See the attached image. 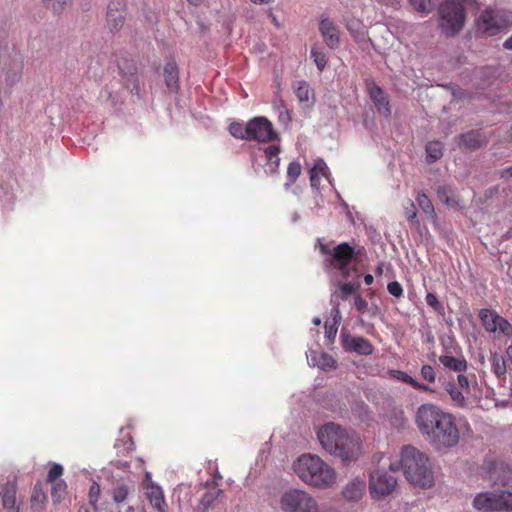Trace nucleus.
<instances>
[{"label": "nucleus", "instance_id": "obj_13", "mask_svg": "<svg viewBox=\"0 0 512 512\" xmlns=\"http://www.w3.org/2000/svg\"><path fill=\"white\" fill-rule=\"evenodd\" d=\"M319 32L324 43L331 49L340 45V29L334 20L328 16L321 15L319 20Z\"/></svg>", "mask_w": 512, "mask_h": 512}, {"label": "nucleus", "instance_id": "obj_9", "mask_svg": "<svg viewBox=\"0 0 512 512\" xmlns=\"http://www.w3.org/2000/svg\"><path fill=\"white\" fill-rule=\"evenodd\" d=\"M362 453V442L354 432H349L348 435L340 440L337 444L335 452L329 454L340 458L344 463L356 461Z\"/></svg>", "mask_w": 512, "mask_h": 512}, {"label": "nucleus", "instance_id": "obj_50", "mask_svg": "<svg viewBox=\"0 0 512 512\" xmlns=\"http://www.w3.org/2000/svg\"><path fill=\"white\" fill-rule=\"evenodd\" d=\"M216 496L214 493L207 492L205 493L199 503V508L207 509L211 506V504L214 502Z\"/></svg>", "mask_w": 512, "mask_h": 512}, {"label": "nucleus", "instance_id": "obj_54", "mask_svg": "<svg viewBox=\"0 0 512 512\" xmlns=\"http://www.w3.org/2000/svg\"><path fill=\"white\" fill-rule=\"evenodd\" d=\"M266 165L268 167V171L271 174L278 172L280 165V157L277 155L275 158L266 161Z\"/></svg>", "mask_w": 512, "mask_h": 512}, {"label": "nucleus", "instance_id": "obj_30", "mask_svg": "<svg viewBox=\"0 0 512 512\" xmlns=\"http://www.w3.org/2000/svg\"><path fill=\"white\" fill-rule=\"evenodd\" d=\"M164 77L168 89L171 92H176L179 88V71L178 66H165Z\"/></svg>", "mask_w": 512, "mask_h": 512}, {"label": "nucleus", "instance_id": "obj_40", "mask_svg": "<svg viewBox=\"0 0 512 512\" xmlns=\"http://www.w3.org/2000/svg\"><path fill=\"white\" fill-rule=\"evenodd\" d=\"M301 174V165L298 162H291L287 168V186L292 185L296 182Z\"/></svg>", "mask_w": 512, "mask_h": 512}, {"label": "nucleus", "instance_id": "obj_14", "mask_svg": "<svg viewBox=\"0 0 512 512\" xmlns=\"http://www.w3.org/2000/svg\"><path fill=\"white\" fill-rule=\"evenodd\" d=\"M125 2L124 0H111L108 4L106 22L112 33L118 32L125 23Z\"/></svg>", "mask_w": 512, "mask_h": 512}, {"label": "nucleus", "instance_id": "obj_51", "mask_svg": "<svg viewBox=\"0 0 512 512\" xmlns=\"http://www.w3.org/2000/svg\"><path fill=\"white\" fill-rule=\"evenodd\" d=\"M100 496V486L94 482L89 489V501L92 505H95Z\"/></svg>", "mask_w": 512, "mask_h": 512}, {"label": "nucleus", "instance_id": "obj_44", "mask_svg": "<svg viewBox=\"0 0 512 512\" xmlns=\"http://www.w3.org/2000/svg\"><path fill=\"white\" fill-rule=\"evenodd\" d=\"M497 331L502 333L504 336L510 337L512 336V325L502 316L499 315L497 318Z\"/></svg>", "mask_w": 512, "mask_h": 512}, {"label": "nucleus", "instance_id": "obj_63", "mask_svg": "<svg viewBox=\"0 0 512 512\" xmlns=\"http://www.w3.org/2000/svg\"><path fill=\"white\" fill-rule=\"evenodd\" d=\"M203 0H187L190 5L199 6Z\"/></svg>", "mask_w": 512, "mask_h": 512}, {"label": "nucleus", "instance_id": "obj_18", "mask_svg": "<svg viewBox=\"0 0 512 512\" xmlns=\"http://www.w3.org/2000/svg\"><path fill=\"white\" fill-rule=\"evenodd\" d=\"M473 507L482 512L497 511L495 491L478 493L473 499Z\"/></svg>", "mask_w": 512, "mask_h": 512}, {"label": "nucleus", "instance_id": "obj_42", "mask_svg": "<svg viewBox=\"0 0 512 512\" xmlns=\"http://www.w3.org/2000/svg\"><path fill=\"white\" fill-rule=\"evenodd\" d=\"M425 300L427 305L430 306L435 312L441 315L444 313V306L434 293H427Z\"/></svg>", "mask_w": 512, "mask_h": 512}, {"label": "nucleus", "instance_id": "obj_15", "mask_svg": "<svg viewBox=\"0 0 512 512\" xmlns=\"http://www.w3.org/2000/svg\"><path fill=\"white\" fill-rule=\"evenodd\" d=\"M366 89L367 92L374 103L377 111L380 114H383L385 117L391 116V107L390 102L385 94V92L382 90L381 87H379L373 80H366Z\"/></svg>", "mask_w": 512, "mask_h": 512}, {"label": "nucleus", "instance_id": "obj_36", "mask_svg": "<svg viewBox=\"0 0 512 512\" xmlns=\"http://www.w3.org/2000/svg\"><path fill=\"white\" fill-rule=\"evenodd\" d=\"M416 202H417L419 208L425 214H427L429 216L435 215L434 206H433L431 200L429 199V197L425 193L418 192V194L416 196Z\"/></svg>", "mask_w": 512, "mask_h": 512}, {"label": "nucleus", "instance_id": "obj_27", "mask_svg": "<svg viewBox=\"0 0 512 512\" xmlns=\"http://www.w3.org/2000/svg\"><path fill=\"white\" fill-rule=\"evenodd\" d=\"M293 86L296 97L300 103H306L308 105L310 100H314L313 90L310 88V85L306 81H298Z\"/></svg>", "mask_w": 512, "mask_h": 512}, {"label": "nucleus", "instance_id": "obj_26", "mask_svg": "<svg viewBox=\"0 0 512 512\" xmlns=\"http://www.w3.org/2000/svg\"><path fill=\"white\" fill-rule=\"evenodd\" d=\"M479 318L486 331L493 333L497 331V318H499L497 312L484 308L479 311Z\"/></svg>", "mask_w": 512, "mask_h": 512}, {"label": "nucleus", "instance_id": "obj_34", "mask_svg": "<svg viewBox=\"0 0 512 512\" xmlns=\"http://www.w3.org/2000/svg\"><path fill=\"white\" fill-rule=\"evenodd\" d=\"M394 373H395V377L398 380L411 385L413 388H415L417 390H421V391H425V392L433 391L429 386L418 382L417 380H415L414 378H412L411 376H409L407 373H405L403 371L397 370V371H394Z\"/></svg>", "mask_w": 512, "mask_h": 512}, {"label": "nucleus", "instance_id": "obj_19", "mask_svg": "<svg viewBox=\"0 0 512 512\" xmlns=\"http://www.w3.org/2000/svg\"><path fill=\"white\" fill-rule=\"evenodd\" d=\"M17 486L14 482H7L1 488L0 497L4 509L14 512L19 509L16 506Z\"/></svg>", "mask_w": 512, "mask_h": 512}, {"label": "nucleus", "instance_id": "obj_55", "mask_svg": "<svg viewBox=\"0 0 512 512\" xmlns=\"http://www.w3.org/2000/svg\"><path fill=\"white\" fill-rule=\"evenodd\" d=\"M326 170H327V166H326L325 162L323 160H317L310 171L324 176L326 173Z\"/></svg>", "mask_w": 512, "mask_h": 512}, {"label": "nucleus", "instance_id": "obj_17", "mask_svg": "<svg viewBox=\"0 0 512 512\" xmlns=\"http://www.w3.org/2000/svg\"><path fill=\"white\" fill-rule=\"evenodd\" d=\"M145 491V495L152 507L158 512H165L167 504L162 488L153 482H149L145 485Z\"/></svg>", "mask_w": 512, "mask_h": 512}, {"label": "nucleus", "instance_id": "obj_1", "mask_svg": "<svg viewBox=\"0 0 512 512\" xmlns=\"http://www.w3.org/2000/svg\"><path fill=\"white\" fill-rule=\"evenodd\" d=\"M415 423L420 433L435 448H452L460 439L455 417L435 404H423L416 412Z\"/></svg>", "mask_w": 512, "mask_h": 512}, {"label": "nucleus", "instance_id": "obj_53", "mask_svg": "<svg viewBox=\"0 0 512 512\" xmlns=\"http://www.w3.org/2000/svg\"><path fill=\"white\" fill-rule=\"evenodd\" d=\"M354 305H355L356 309L361 313H364L368 307L367 301L364 298H362V296L360 294L355 295Z\"/></svg>", "mask_w": 512, "mask_h": 512}, {"label": "nucleus", "instance_id": "obj_2", "mask_svg": "<svg viewBox=\"0 0 512 512\" xmlns=\"http://www.w3.org/2000/svg\"><path fill=\"white\" fill-rule=\"evenodd\" d=\"M389 469L391 471L402 469L407 481L414 486L430 488L434 485V473L429 457L414 446H404L400 453V460L391 462Z\"/></svg>", "mask_w": 512, "mask_h": 512}, {"label": "nucleus", "instance_id": "obj_12", "mask_svg": "<svg viewBox=\"0 0 512 512\" xmlns=\"http://www.w3.org/2000/svg\"><path fill=\"white\" fill-rule=\"evenodd\" d=\"M484 468L487 470L484 478L494 485L506 486L512 480L511 469L502 461L486 462Z\"/></svg>", "mask_w": 512, "mask_h": 512}, {"label": "nucleus", "instance_id": "obj_4", "mask_svg": "<svg viewBox=\"0 0 512 512\" xmlns=\"http://www.w3.org/2000/svg\"><path fill=\"white\" fill-rule=\"evenodd\" d=\"M474 0H445L439 8V27L446 36L459 33L466 20V8Z\"/></svg>", "mask_w": 512, "mask_h": 512}, {"label": "nucleus", "instance_id": "obj_62", "mask_svg": "<svg viewBox=\"0 0 512 512\" xmlns=\"http://www.w3.org/2000/svg\"><path fill=\"white\" fill-rule=\"evenodd\" d=\"M380 3H384L386 5H394L395 3H398L399 0H378Z\"/></svg>", "mask_w": 512, "mask_h": 512}, {"label": "nucleus", "instance_id": "obj_47", "mask_svg": "<svg viewBox=\"0 0 512 512\" xmlns=\"http://www.w3.org/2000/svg\"><path fill=\"white\" fill-rule=\"evenodd\" d=\"M388 292L396 298L403 296V288L398 281H392L387 285Z\"/></svg>", "mask_w": 512, "mask_h": 512}, {"label": "nucleus", "instance_id": "obj_16", "mask_svg": "<svg viewBox=\"0 0 512 512\" xmlns=\"http://www.w3.org/2000/svg\"><path fill=\"white\" fill-rule=\"evenodd\" d=\"M343 347L346 351H353L359 355L368 356L373 353L371 342L363 337L346 336L343 339Z\"/></svg>", "mask_w": 512, "mask_h": 512}, {"label": "nucleus", "instance_id": "obj_28", "mask_svg": "<svg viewBox=\"0 0 512 512\" xmlns=\"http://www.w3.org/2000/svg\"><path fill=\"white\" fill-rule=\"evenodd\" d=\"M358 289V285H354L352 283H339L338 284V291H336L332 295L331 302L334 305H338L337 300H347L349 296L352 294H355Z\"/></svg>", "mask_w": 512, "mask_h": 512}, {"label": "nucleus", "instance_id": "obj_5", "mask_svg": "<svg viewBox=\"0 0 512 512\" xmlns=\"http://www.w3.org/2000/svg\"><path fill=\"white\" fill-rule=\"evenodd\" d=\"M279 507L282 512H339L332 507L320 506L310 493L301 489L285 491L280 497Z\"/></svg>", "mask_w": 512, "mask_h": 512}, {"label": "nucleus", "instance_id": "obj_20", "mask_svg": "<svg viewBox=\"0 0 512 512\" xmlns=\"http://www.w3.org/2000/svg\"><path fill=\"white\" fill-rule=\"evenodd\" d=\"M444 390L450 396L452 404L456 407L464 408L467 406L465 393L457 386L455 381H448L444 384Z\"/></svg>", "mask_w": 512, "mask_h": 512}, {"label": "nucleus", "instance_id": "obj_43", "mask_svg": "<svg viewBox=\"0 0 512 512\" xmlns=\"http://www.w3.org/2000/svg\"><path fill=\"white\" fill-rule=\"evenodd\" d=\"M63 474V467L58 463H53L48 471L46 481L48 483H54Z\"/></svg>", "mask_w": 512, "mask_h": 512}, {"label": "nucleus", "instance_id": "obj_41", "mask_svg": "<svg viewBox=\"0 0 512 512\" xmlns=\"http://www.w3.org/2000/svg\"><path fill=\"white\" fill-rule=\"evenodd\" d=\"M347 29L357 40H364L366 36L365 27L360 22H353L347 24Z\"/></svg>", "mask_w": 512, "mask_h": 512}, {"label": "nucleus", "instance_id": "obj_52", "mask_svg": "<svg viewBox=\"0 0 512 512\" xmlns=\"http://www.w3.org/2000/svg\"><path fill=\"white\" fill-rule=\"evenodd\" d=\"M265 159L271 160L280 154V147L278 145H269L263 149Z\"/></svg>", "mask_w": 512, "mask_h": 512}, {"label": "nucleus", "instance_id": "obj_6", "mask_svg": "<svg viewBox=\"0 0 512 512\" xmlns=\"http://www.w3.org/2000/svg\"><path fill=\"white\" fill-rule=\"evenodd\" d=\"M512 25V12L505 9L486 7L475 19L478 34L496 36Z\"/></svg>", "mask_w": 512, "mask_h": 512}, {"label": "nucleus", "instance_id": "obj_22", "mask_svg": "<svg viewBox=\"0 0 512 512\" xmlns=\"http://www.w3.org/2000/svg\"><path fill=\"white\" fill-rule=\"evenodd\" d=\"M364 491L365 482L361 479H354L345 486L342 493L345 499L357 501L363 496Z\"/></svg>", "mask_w": 512, "mask_h": 512}, {"label": "nucleus", "instance_id": "obj_64", "mask_svg": "<svg viewBox=\"0 0 512 512\" xmlns=\"http://www.w3.org/2000/svg\"><path fill=\"white\" fill-rule=\"evenodd\" d=\"M505 175H509V176H511V177H512V166H511V167H509V168H507V169L504 171L503 176H505Z\"/></svg>", "mask_w": 512, "mask_h": 512}, {"label": "nucleus", "instance_id": "obj_8", "mask_svg": "<svg viewBox=\"0 0 512 512\" xmlns=\"http://www.w3.org/2000/svg\"><path fill=\"white\" fill-rule=\"evenodd\" d=\"M397 480L384 471H374L370 474L369 490L373 499L380 500L390 495L396 488Z\"/></svg>", "mask_w": 512, "mask_h": 512}, {"label": "nucleus", "instance_id": "obj_29", "mask_svg": "<svg viewBox=\"0 0 512 512\" xmlns=\"http://www.w3.org/2000/svg\"><path fill=\"white\" fill-rule=\"evenodd\" d=\"M492 372L498 379H505L506 376V362L502 355L492 353L490 357Z\"/></svg>", "mask_w": 512, "mask_h": 512}, {"label": "nucleus", "instance_id": "obj_57", "mask_svg": "<svg viewBox=\"0 0 512 512\" xmlns=\"http://www.w3.org/2000/svg\"><path fill=\"white\" fill-rule=\"evenodd\" d=\"M310 183H311V186L314 187V188H317L318 185L320 184V181H319V174L318 173H315V172H312L310 171Z\"/></svg>", "mask_w": 512, "mask_h": 512}, {"label": "nucleus", "instance_id": "obj_24", "mask_svg": "<svg viewBox=\"0 0 512 512\" xmlns=\"http://www.w3.org/2000/svg\"><path fill=\"white\" fill-rule=\"evenodd\" d=\"M437 197L445 205L451 208H462V204L454 191L449 186H440L437 189Z\"/></svg>", "mask_w": 512, "mask_h": 512}, {"label": "nucleus", "instance_id": "obj_3", "mask_svg": "<svg viewBox=\"0 0 512 512\" xmlns=\"http://www.w3.org/2000/svg\"><path fill=\"white\" fill-rule=\"evenodd\" d=\"M293 470L304 483L317 488L331 487L337 478L334 468L312 454L299 456L293 463Z\"/></svg>", "mask_w": 512, "mask_h": 512}, {"label": "nucleus", "instance_id": "obj_56", "mask_svg": "<svg viewBox=\"0 0 512 512\" xmlns=\"http://www.w3.org/2000/svg\"><path fill=\"white\" fill-rule=\"evenodd\" d=\"M322 358H323V361H324L323 362V368H327V369H334V368H336V362H335V360L331 356H329L327 354H323Z\"/></svg>", "mask_w": 512, "mask_h": 512}, {"label": "nucleus", "instance_id": "obj_48", "mask_svg": "<svg viewBox=\"0 0 512 512\" xmlns=\"http://www.w3.org/2000/svg\"><path fill=\"white\" fill-rule=\"evenodd\" d=\"M456 384L465 394H470V381L466 375L459 374Z\"/></svg>", "mask_w": 512, "mask_h": 512}, {"label": "nucleus", "instance_id": "obj_39", "mask_svg": "<svg viewBox=\"0 0 512 512\" xmlns=\"http://www.w3.org/2000/svg\"><path fill=\"white\" fill-rule=\"evenodd\" d=\"M45 7L53 11L54 14H60L71 4L72 0H42Z\"/></svg>", "mask_w": 512, "mask_h": 512}, {"label": "nucleus", "instance_id": "obj_61", "mask_svg": "<svg viewBox=\"0 0 512 512\" xmlns=\"http://www.w3.org/2000/svg\"><path fill=\"white\" fill-rule=\"evenodd\" d=\"M503 46L506 48V49H509L511 50L512 49V36L509 37L503 44Z\"/></svg>", "mask_w": 512, "mask_h": 512}, {"label": "nucleus", "instance_id": "obj_45", "mask_svg": "<svg viewBox=\"0 0 512 512\" xmlns=\"http://www.w3.org/2000/svg\"><path fill=\"white\" fill-rule=\"evenodd\" d=\"M311 57L315 64H326L328 59L324 50L320 47H313L311 50Z\"/></svg>", "mask_w": 512, "mask_h": 512}, {"label": "nucleus", "instance_id": "obj_59", "mask_svg": "<svg viewBox=\"0 0 512 512\" xmlns=\"http://www.w3.org/2000/svg\"><path fill=\"white\" fill-rule=\"evenodd\" d=\"M374 282V277L371 274H366L364 276V283L367 286H370Z\"/></svg>", "mask_w": 512, "mask_h": 512}, {"label": "nucleus", "instance_id": "obj_46", "mask_svg": "<svg viewBox=\"0 0 512 512\" xmlns=\"http://www.w3.org/2000/svg\"><path fill=\"white\" fill-rule=\"evenodd\" d=\"M420 374L429 383H433L436 380V372L431 365H423Z\"/></svg>", "mask_w": 512, "mask_h": 512}, {"label": "nucleus", "instance_id": "obj_31", "mask_svg": "<svg viewBox=\"0 0 512 512\" xmlns=\"http://www.w3.org/2000/svg\"><path fill=\"white\" fill-rule=\"evenodd\" d=\"M443 155V144L440 141H430L426 145V159L428 163H434Z\"/></svg>", "mask_w": 512, "mask_h": 512}, {"label": "nucleus", "instance_id": "obj_21", "mask_svg": "<svg viewBox=\"0 0 512 512\" xmlns=\"http://www.w3.org/2000/svg\"><path fill=\"white\" fill-rule=\"evenodd\" d=\"M47 502V495L43 490L41 483H36L33 487L30 504L32 512H43Z\"/></svg>", "mask_w": 512, "mask_h": 512}, {"label": "nucleus", "instance_id": "obj_33", "mask_svg": "<svg viewBox=\"0 0 512 512\" xmlns=\"http://www.w3.org/2000/svg\"><path fill=\"white\" fill-rule=\"evenodd\" d=\"M131 489L132 485H129L128 483H117L112 491L113 501L117 504L123 503L127 499Z\"/></svg>", "mask_w": 512, "mask_h": 512}, {"label": "nucleus", "instance_id": "obj_11", "mask_svg": "<svg viewBox=\"0 0 512 512\" xmlns=\"http://www.w3.org/2000/svg\"><path fill=\"white\" fill-rule=\"evenodd\" d=\"M249 140L259 142L273 141L277 134L274 132L271 122L265 117H255L248 121Z\"/></svg>", "mask_w": 512, "mask_h": 512}, {"label": "nucleus", "instance_id": "obj_23", "mask_svg": "<svg viewBox=\"0 0 512 512\" xmlns=\"http://www.w3.org/2000/svg\"><path fill=\"white\" fill-rule=\"evenodd\" d=\"M460 143L467 149L475 150L485 143V137L478 131H470L460 136Z\"/></svg>", "mask_w": 512, "mask_h": 512}, {"label": "nucleus", "instance_id": "obj_32", "mask_svg": "<svg viewBox=\"0 0 512 512\" xmlns=\"http://www.w3.org/2000/svg\"><path fill=\"white\" fill-rule=\"evenodd\" d=\"M497 511H512V492L496 490Z\"/></svg>", "mask_w": 512, "mask_h": 512}, {"label": "nucleus", "instance_id": "obj_58", "mask_svg": "<svg viewBox=\"0 0 512 512\" xmlns=\"http://www.w3.org/2000/svg\"><path fill=\"white\" fill-rule=\"evenodd\" d=\"M267 15L268 17L271 19V22L273 23V25L277 28H280V22L278 20V18L276 17V15L273 13L272 9H269L267 11Z\"/></svg>", "mask_w": 512, "mask_h": 512}, {"label": "nucleus", "instance_id": "obj_37", "mask_svg": "<svg viewBox=\"0 0 512 512\" xmlns=\"http://www.w3.org/2000/svg\"><path fill=\"white\" fill-rule=\"evenodd\" d=\"M409 3L416 12L424 15L431 13L434 9L432 0H409Z\"/></svg>", "mask_w": 512, "mask_h": 512}, {"label": "nucleus", "instance_id": "obj_10", "mask_svg": "<svg viewBox=\"0 0 512 512\" xmlns=\"http://www.w3.org/2000/svg\"><path fill=\"white\" fill-rule=\"evenodd\" d=\"M350 431L342 428L340 425L329 422L322 425L317 431V437L321 446L329 453L335 452L337 444L343 440Z\"/></svg>", "mask_w": 512, "mask_h": 512}, {"label": "nucleus", "instance_id": "obj_7", "mask_svg": "<svg viewBox=\"0 0 512 512\" xmlns=\"http://www.w3.org/2000/svg\"><path fill=\"white\" fill-rule=\"evenodd\" d=\"M320 252L329 256L330 266L338 270L344 278L350 275L349 264L358 256L360 251H356L349 243L342 242L332 250L326 245L320 244Z\"/></svg>", "mask_w": 512, "mask_h": 512}, {"label": "nucleus", "instance_id": "obj_35", "mask_svg": "<svg viewBox=\"0 0 512 512\" xmlns=\"http://www.w3.org/2000/svg\"><path fill=\"white\" fill-rule=\"evenodd\" d=\"M229 132L235 138L249 140L248 122L247 123H240V122L231 123L229 126Z\"/></svg>", "mask_w": 512, "mask_h": 512}, {"label": "nucleus", "instance_id": "obj_25", "mask_svg": "<svg viewBox=\"0 0 512 512\" xmlns=\"http://www.w3.org/2000/svg\"><path fill=\"white\" fill-rule=\"evenodd\" d=\"M440 363L447 369L455 372H464L467 369V361L464 357H454L449 355H441L439 357Z\"/></svg>", "mask_w": 512, "mask_h": 512}, {"label": "nucleus", "instance_id": "obj_60", "mask_svg": "<svg viewBox=\"0 0 512 512\" xmlns=\"http://www.w3.org/2000/svg\"><path fill=\"white\" fill-rule=\"evenodd\" d=\"M506 355L508 357V360L512 364V345H509L506 349Z\"/></svg>", "mask_w": 512, "mask_h": 512}, {"label": "nucleus", "instance_id": "obj_49", "mask_svg": "<svg viewBox=\"0 0 512 512\" xmlns=\"http://www.w3.org/2000/svg\"><path fill=\"white\" fill-rule=\"evenodd\" d=\"M405 217L409 222L418 224L415 205L412 201H409V207L405 208Z\"/></svg>", "mask_w": 512, "mask_h": 512}, {"label": "nucleus", "instance_id": "obj_38", "mask_svg": "<svg viewBox=\"0 0 512 512\" xmlns=\"http://www.w3.org/2000/svg\"><path fill=\"white\" fill-rule=\"evenodd\" d=\"M51 489V497L54 503H59L62 501L64 496L66 495L67 485L64 481H56L52 483Z\"/></svg>", "mask_w": 512, "mask_h": 512}]
</instances>
